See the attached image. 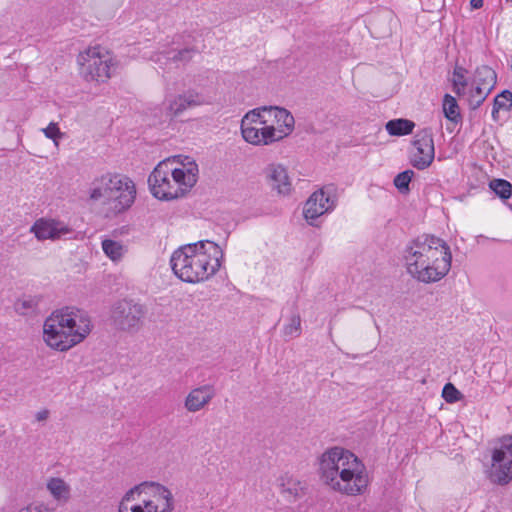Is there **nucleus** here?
Segmentation results:
<instances>
[{"mask_svg": "<svg viewBox=\"0 0 512 512\" xmlns=\"http://www.w3.org/2000/svg\"><path fill=\"white\" fill-rule=\"evenodd\" d=\"M490 93L491 91L489 88H485L477 84H472V87L467 94V102L469 107L473 110L479 108Z\"/></svg>", "mask_w": 512, "mask_h": 512, "instance_id": "obj_27", "label": "nucleus"}, {"mask_svg": "<svg viewBox=\"0 0 512 512\" xmlns=\"http://www.w3.org/2000/svg\"><path fill=\"white\" fill-rule=\"evenodd\" d=\"M223 248L210 240H200L177 248L170 257L174 275L186 283H200L212 277L221 267Z\"/></svg>", "mask_w": 512, "mask_h": 512, "instance_id": "obj_2", "label": "nucleus"}, {"mask_svg": "<svg viewBox=\"0 0 512 512\" xmlns=\"http://www.w3.org/2000/svg\"><path fill=\"white\" fill-rule=\"evenodd\" d=\"M173 496L166 487L144 482L127 491L118 512H172Z\"/></svg>", "mask_w": 512, "mask_h": 512, "instance_id": "obj_6", "label": "nucleus"}, {"mask_svg": "<svg viewBox=\"0 0 512 512\" xmlns=\"http://www.w3.org/2000/svg\"><path fill=\"white\" fill-rule=\"evenodd\" d=\"M512 107V92L503 90L493 101L492 117L496 119V115L500 110H509Z\"/></svg>", "mask_w": 512, "mask_h": 512, "instance_id": "obj_30", "label": "nucleus"}, {"mask_svg": "<svg viewBox=\"0 0 512 512\" xmlns=\"http://www.w3.org/2000/svg\"><path fill=\"white\" fill-rule=\"evenodd\" d=\"M279 485L282 494L288 500L295 501L300 499L304 497L308 491V484L305 481H301L289 474H285L279 478Z\"/></svg>", "mask_w": 512, "mask_h": 512, "instance_id": "obj_19", "label": "nucleus"}, {"mask_svg": "<svg viewBox=\"0 0 512 512\" xmlns=\"http://www.w3.org/2000/svg\"><path fill=\"white\" fill-rule=\"evenodd\" d=\"M414 176V171L412 170H405L403 172H400L396 175L394 178V185L395 187L401 192V193H407L410 188L409 184Z\"/></svg>", "mask_w": 512, "mask_h": 512, "instance_id": "obj_32", "label": "nucleus"}, {"mask_svg": "<svg viewBox=\"0 0 512 512\" xmlns=\"http://www.w3.org/2000/svg\"><path fill=\"white\" fill-rule=\"evenodd\" d=\"M91 331L88 314L76 307L55 310L44 322L43 338L58 351H67L82 342Z\"/></svg>", "mask_w": 512, "mask_h": 512, "instance_id": "obj_4", "label": "nucleus"}, {"mask_svg": "<svg viewBox=\"0 0 512 512\" xmlns=\"http://www.w3.org/2000/svg\"><path fill=\"white\" fill-rule=\"evenodd\" d=\"M263 111L268 112L270 121L273 119V122L277 125L275 126L276 141L283 139L293 131L295 120L288 110L277 106H269L268 109Z\"/></svg>", "mask_w": 512, "mask_h": 512, "instance_id": "obj_15", "label": "nucleus"}, {"mask_svg": "<svg viewBox=\"0 0 512 512\" xmlns=\"http://www.w3.org/2000/svg\"><path fill=\"white\" fill-rule=\"evenodd\" d=\"M268 108L269 106H263L246 113L242 119L241 127H246L249 125H268L267 123L270 122L268 112L263 111L264 109Z\"/></svg>", "mask_w": 512, "mask_h": 512, "instance_id": "obj_25", "label": "nucleus"}, {"mask_svg": "<svg viewBox=\"0 0 512 512\" xmlns=\"http://www.w3.org/2000/svg\"><path fill=\"white\" fill-rule=\"evenodd\" d=\"M443 112L444 116L455 124L462 121V116L457 100L450 94H445L443 97Z\"/></svg>", "mask_w": 512, "mask_h": 512, "instance_id": "obj_26", "label": "nucleus"}, {"mask_svg": "<svg viewBox=\"0 0 512 512\" xmlns=\"http://www.w3.org/2000/svg\"><path fill=\"white\" fill-rule=\"evenodd\" d=\"M31 232L38 240H56L72 233V229L61 221L41 218L32 225Z\"/></svg>", "mask_w": 512, "mask_h": 512, "instance_id": "obj_14", "label": "nucleus"}, {"mask_svg": "<svg viewBox=\"0 0 512 512\" xmlns=\"http://www.w3.org/2000/svg\"><path fill=\"white\" fill-rule=\"evenodd\" d=\"M46 487L52 498L58 503L65 504L70 499L71 488L63 479L52 477L47 480Z\"/></svg>", "mask_w": 512, "mask_h": 512, "instance_id": "obj_21", "label": "nucleus"}, {"mask_svg": "<svg viewBox=\"0 0 512 512\" xmlns=\"http://www.w3.org/2000/svg\"><path fill=\"white\" fill-rule=\"evenodd\" d=\"M468 70L458 64L453 69L452 87L454 93L458 96L466 94V88L469 84L467 78Z\"/></svg>", "mask_w": 512, "mask_h": 512, "instance_id": "obj_24", "label": "nucleus"}, {"mask_svg": "<svg viewBox=\"0 0 512 512\" xmlns=\"http://www.w3.org/2000/svg\"><path fill=\"white\" fill-rule=\"evenodd\" d=\"M506 2L512 3V0H506Z\"/></svg>", "mask_w": 512, "mask_h": 512, "instance_id": "obj_41", "label": "nucleus"}, {"mask_svg": "<svg viewBox=\"0 0 512 512\" xmlns=\"http://www.w3.org/2000/svg\"><path fill=\"white\" fill-rule=\"evenodd\" d=\"M215 388L205 384L192 389L186 397L185 407L190 412H197L207 405L215 396Z\"/></svg>", "mask_w": 512, "mask_h": 512, "instance_id": "obj_18", "label": "nucleus"}, {"mask_svg": "<svg viewBox=\"0 0 512 512\" xmlns=\"http://www.w3.org/2000/svg\"><path fill=\"white\" fill-rule=\"evenodd\" d=\"M158 163L148 177L152 195L160 200H173L185 195L198 180V165L185 156L181 167H175L176 158Z\"/></svg>", "mask_w": 512, "mask_h": 512, "instance_id": "obj_5", "label": "nucleus"}, {"mask_svg": "<svg viewBox=\"0 0 512 512\" xmlns=\"http://www.w3.org/2000/svg\"><path fill=\"white\" fill-rule=\"evenodd\" d=\"M48 416H49V411L45 409V410L38 411L36 413L35 417H36V420L40 422V421L46 420L48 418Z\"/></svg>", "mask_w": 512, "mask_h": 512, "instance_id": "obj_38", "label": "nucleus"}, {"mask_svg": "<svg viewBox=\"0 0 512 512\" xmlns=\"http://www.w3.org/2000/svg\"><path fill=\"white\" fill-rule=\"evenodd\" d=\"M484 0H470L471 9L477 10L483 7Z\"/></svg>", "mask_w": 512, "mask_h": 512, "instance_id": "obj_39", "label": "nucleus"}, {"mask_svg": "<svg viewBox=\"0 0 512 512\" xmlns=\"http://www.w3.org/2000/svg\"><path fill=\"white\" fill-rule=\"evenodd\" d=\"M241 133L245 141L254 145H268L276 141L274 124L241 127Z\"/></svg>", "mask_w": 512, "mask_h": 512, "instance_id": "obj_16", "label": "nucleus"}, {"mask_svg": "<svg viewBox=\"0 0 512 512\" xmlns=\"http://www.w3.org/2000/svg\"><path fill=\"white\" fill-rule=\"evenodd\" d=\"M443 399L450 404L456 403L463 398L462 393L452 384L446 383L442 389Z\"/></svg>", "mask_w": 512, "mask_h": 512, "instance_id": "obj_33", "label": "nucleus"}, {"mask_svg": "<svg viewBox=\"0 0 512 512\" xmlns=\"http://www.w3.org/2000/svg\"><path fill=\"white\" fill-rule=\"evenodd\" d=\"M488 478L498 485L512 481V450H492Z\"/></svg>", "mask_w": 512, "mask_h": 512, "instance_id": "obj_13", "label": "nucleus"}, {"mask_svg": "<svg viewBox=\"0 0 512 512\" xmlns=\"http://www.w3.org/2000/svg\"><path fill=\"white\" fill-rule=\"evenodd\" d=\"M509 66H510V68H511V70H512V55H511V58H510V60H509Z\"/></svg>", "mask_w": 512, "mask_h": 512, "instance_id": "obj_40", "label": "nucleus"}, {"mask_svg": "<svg viewBox=\"0 0 512 512\" xmlns=\"http://www.w3.org/2000/svg\"><path fill=\"white\" fill-rule=\"evenodd\" d=\"M41 299L40 296H24L15 303V311L20 315H31L37 311Z\"/></svg>", "mask_w": 512, "mask_h": 512, "instance_id": "obj_28", "label": "nucleus"}, {"mask_svg": "<svg viewBox=\"0 0 512 512\" xmlns=\"http://www.w3.org/2000/svg\"><path fill=\"white\" fill-rule=\"evenodd\" d=\"M102 250L104 254L114 262L120 260L126 252L121 242L112 239H104L102 241Z\"/></svg>", "mask_w": 512, "mask_h": 512, "instance_id": "obj_29", "label": "nucleus"}, {"mask_svg": "<svg viewBox=\"0 0 512 512\" xmlns=\"http://www.w3.org/2000/svg\"><path fill=\"white\" fill-rule=\"evenodd\" d=\"M413 146L416 152L411 157V164L418 170L428 168L435 157L433 131L431 128H423L414 135Z\"/></svg>", "mask_w": 512, "mask_h": 512, "instance_id": "obj_12", "label": "nucleus"}, {"mask_svg": "<svg viewBox=\"0 0 512 512\" xmlns=\"http://www.w3.org/2000/svg\"><path fill=\"white\" fill-rule=\"evenodd\" d=\"M19 512H51V510L43 505H36L21 509Z\"/></svg>", "mask_w": 512, "mask_h": 512, "instance_id": "obj_37", "label": "nucleus"}, {"mask_svg": "<svg viewBox=\"0 0 512 512\" xmlns=\"http://www.w3.org/2000/svg\"><path fill=\"white\" fill-rule=\"evenodd\" d=\"M319 470L324 483L343 494H361L368 484L365 467L351 450H326Z\"/></svg>", "mask_w": 512, "mask_h": 512, "instance_id": "obj_3", "label": "nucleus"}, {"mask_svg": "<svg viewBox=\"0 0 512 512\" xmlns=\"http://www.w3.org/2000/svg\"><path fill=\"white\" fill-rule=\"evenodd\" d=\"M266 178L272 190L279 195H288L292 185L286 169L280 164H271L266 168Z\"/></svg>", "mask_w": 512, "mask_h": 512, "instance_id": "obj_17", "label": "nucleus"}, {"mask_svg": "<svg viewBox=\"0 0 512 512\" xmlns=\"http://www.w3.org/2000/svg\"><path fill=\"white\" fill-rule=\"evenodd\" d=\"M77 63L86 81L104 83L111 78L115 66L112 55L100 46L89 47L79 53Z\"/></svg>", "mask_w": 512, "mask_h": 512, "instance_id": "obj_8", "label": "nucleus"}, {"mask_svg": "<svg viewBox=\"0 0 512 512\" xmlns=\"http://www.w3.org/2000/svg\"><path fill=\"white\" fill-rule=\"evenodd\" d=\"M284 335L290 338L297 337L301 332V319L298 314H294L290 318V322L284 326Z\"/></svg>", "mask_w": 512, "mask_h": 512, "instance_id": "obj_34", "label": "nucleus"}, {"mask_svg": "<svg viewBox=\"0 0 512 512\" xmlns=\"http://www.w3.org/2000/svg\"><path fill=\"white\" fill-rule=\"evenodd\" d=\"M205 103V96L195 90H188L183 94L166 98L162 107L154 109L153 115L155 119L153 125L168 127L175 118L181 116L188 108L200 106Z\"/></svg>", "mask_w": 512, "mask_h": 512, "instance_id": "obj_9", "label": "nucleus"}, {"mask_svg": "<svg viewBox=\"0 0 512 512\" xmlns=\"http://www.w3.org/2000/svg\"><path fill=\"white\" fill-rule=\"evenodd\" d=\"M493 448H509L512 449V436L505 435L498 439V443Z\"/></svg>", "mask_w": 512, "mask_h": 512, "instance_id": "obj_36", "label": "nucleus"}, {"mask_svg": "<svg viewBox=\"0 0 512 512\" xmlns=\"http://www.w3.org/2000/svg\"><path fill=\"white\" fill-rule=\"evenodd\" d=\"M497 83L496 72L487 65L479 66L475 69L473 74L472 84L489 88L492 91Z\"/></svg>", "mask_w": 512, "mask_h": 512, "instance_id": "obj_22", "label": "nucleus"}, {"mask_svg": "<svg viewBox=\"0 0 512 512\" xmlns=\"http://www.w3.org/2000/svg\"><path fill=\"white\" fill-rule=\"evenodd\" d=\"M337 198L332 189L325 188L315 191L306 201L303 215L311 226H318L315 221L325 213H329L336 207Z\"/></svg>", "mask_w": 512, "mask_h": 512, "instance_id": "obj_11", "label": "nucleus"}, {"mask_svg": "<svg viewBox=\"0 0 512 512\" xmlns=\"http://www.w3.org/2000/svg\"><path fill=\"white\" fill-rule=\"evenodd\" d=\"M147 313L144 305L133 300L117 301L111 309L113 325L123 331H137Z\"/></svg>", "mask_w": 512, "mask_h": 512, "instance_id": "obj_10", "label": "nucleus"}, {"mask_svg": "<svg viewBox=\"0 0 512 512\" xmlns=\"http://www.w3.org/2000/svg\"><path fill=\"white\" fill-rule=\"evenodd\" d=\"M403 260L407 273L418 282L430 284L443 279L451 268L449 245L434 235H421L406 246Z\"/></svg>", "mask_w": 512, "mask_h": 512, "instance_id": "obj_1", "label": "nucleus"}, {"mask_svg": "<svg viewBox=\"0 0 512 512\" xmlns=\"http://www.w3.org/2000/svg\"><path fill=\"white\" fill-rule=\"evenodd\" d=\"M42 131L45 134V136L53 140L56 145H58V139L63 137V133L60 131L58 125L54 122H51Z\"/></svg>", "mask_w": 512, "mask_h": 512, "instance_id": "obj_35", "label": "nucleus"}, {"mask_svg": "<svg viewBox=\"0 0 512 512\" xmlns=\"http://www.w3.org/2000/svg\"><path fill=\"white\" fill-rule=\"evenodd\" d=\"M490 189L502 200H507L512 195V184L504 179H494L489 183Z\"/></svg>", "mask_w": 512, "mask_h": 512, "instance_id": "obj_31", "label": "nucleus"}, {"mask_svg": "<svg viewBox=\"0 0 512 512\" xmlns=\"http://www.w3.org/2000/svg\"><path fill=\"white\" fill-rule=\"evenodd\" d=\"M196 52L194 48L172 49L161 53L157 61L161 62L164 59L165 65H169L168 69H171L172 66L178 67L180 63L185 64L190 61Z\"/></svg>", "mask_w": 512, "mask_h": 512, "instance_id": "obj_20", "label": "nucleus"}, {"mask_svg": "<svg viewBox=\"0 0 512 512\" xmlns=\"http://www.w3.org/2000/svg\"><path fill=\"white\" fill-rule=\"evenodd\" d=\"M89 197L94 201L107 198L113 202L114 211L121 213L134 203L136 187L128 176L108 172L92 181Z\"/></svg>", "mask_w": 512, "mask_h": 512, "instance_id": "obj_7", "label": "nucleus"}, {"mask_svg": "<svg viewBox=\"0 0 512 512\" xmlns=\"http://www.w3.org/2000/svg\"><path fill=\"white\" fill-rule=\"evenodd\" d=\"M415 123L409 119L397 118L389 120L386 125V131L391 136H406L413 132Z\"/></svg>", "mask_w": 512, "mask_h": 512, "instance_id": "obj_23", "label": "nucleus"}]
</instances>
